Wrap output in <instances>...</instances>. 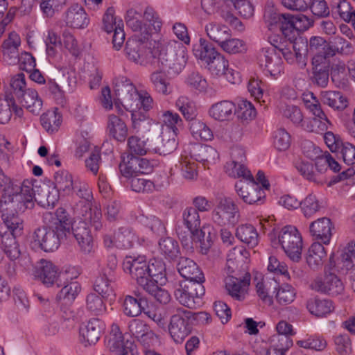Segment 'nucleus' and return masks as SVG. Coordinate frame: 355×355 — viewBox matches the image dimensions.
Instances as JSON below:
<instances>
[{
	"instance_id": "nucleus-1",
	"label": "nucleus",
	"mask_w": 355,
	"mask_h": 355,
	"mask_svg": "<svg viewBox=\"0 0 355 355\" xmlns=\"http://www.w3.org/2000/svg\"><path fill=\"white\" fill-rule=\"evenodd\" d=\"M5 100L12 105L14 112L18 116L23 115L21 107L34 115H38L42 108V99L35 89L26 87L25 75L22 73L10 79V86L5 92Z\"/></svg>"
},
{
	"instance_id": "nucleus-2",
	"label": "nucleus",
	"mask_w": 355,
	"mask_h": 355,
	"mask_svg": "<svg viewBox=\"0 0 355 355\" xmlns=\"http://www.w3.org/2000/svg\"><path fill=\"white\" fill-rule=\"evenodd\" d=\"M250 253L242 247H235L230 250L227 256L226 270L230 275L225 278V288L228 294L234 300L243 301L248 295L250 283V275L245 272L242 277H235L230 274L235 272L240 263H245Z\"/></svg>"
},
{
	"instance_id": "nucleus-3",
	"label": "nucleus",
	"mask_w": 355,
	"mask_h": 355,
	"mask_svg": "<svg viewBox=\"0 0 355 355\" xmlns=\"http://www.w3.org/2000/svg\"><path fill=\"white\" fill-rule=\"evenodd\" d=\"M146 140L137 136L128 139L127 155L122 156L119 170L123 176L132 175L135 173H150L154 167V161L140 157L149 150Z\"/></svg>"
},
{
	"instance_id": "nucleus-4",
	"label": "nucleus",
	"mask_w": 355,
	"mask_h": 355,
	"mask_svg": "<svg viewBox=\"0 0 355 355\" xmlns=\"http://www.w3.org/2000/svg\"><path fill=\"white\" fill-rule=\"evenodd\" d=\"M152 66L164 70L169 74L177 75L187 63L185 49L180 44L158 43L153 46Z\"/></svg>"
},
{
	"instance_id": "nucleus-5",
	"label": "nucleus",
	"mask_w": 355,
	"mask_h": 355,
	"mask_svg": "<svg viewBox=\"0 0 355 355\" xmlns=\"http://www.w3.org/2000/svg\"><path fill=\"white\" fill-rule=\"evenodd\" d=\"M33 184L29 180L22 182V188L16 193L2 194L0 200L1 215L19 214L33 208L35 197Z\"/></svg>"
},
{
	"instance_id": "nucleus-6",
	"label": "nucleus",
	"mask_w": 355,
	"mask_h": 355,
	"mask_svg": "<svg viewBox=\"0 0 355 355\" xmlns=\"http://www.w3.org/2000/svg\"><path fill=\"white\" fill-rule=\"evenodd\" d=\"M148 32L145 35H135L126 42L125 51L130 61L143 66H152L153 49L148 47Z\"/></svg>"
},
{
	"instance_id": "nucleus-7",
	"label": "nucleus",
	"mask_w": 355,
	"mask_h": 355,
	"mask_svg": "<svg viewBox=\"0 0 355 355\" xmlns=\"http://www.w3.org/2000/svg\"><path fill=\"white\" fill-rule=\"evenodd\" d=\"M35 275L44 285L49 287L57 284L58 287L68 282L69 279H73L77 277V275H73L69 270L62 272L58 271V267L51 261L45 259H41L35 266Z\"/></svg>"
},
{
	"instance_id": "nucleus-8",
	"label": "nucleus",
	"mask_w": 355,
	"mask_h": 355,
	"mask_svg": "<svg viewBox=\"0 0 355 355\" xmlns=\"http://www.w3.org/2000/svg\"><path fill=\"white\" fill-rule=\"evenodd\" d=\"M203 282L193 281L182 282L174 291V295L180 304L189 308L196 309L202 304V297L205 289Z\"/></svg>"
},
{
	"instance_id": "nucleus-9",
	"label": "nucleus",
	"mask_w": 355,
	"mask_h": 355,
	"mask_svg": "<svg viewBox=\"0 0 355 355\" xmlns=\"http://www.w3.org/2000/svg\"><path fill=\"white\" fill-rule=\"evenodd\" d=\"M265 22L270 30L279 28L283 36L292 41L297 35L295 26V19L290 14H282L272 9L266 10L264 13Z\"/></svg>"
},
{
	"instance_id": "nucleus-10",
	"label": "nucleus",
	"mask_w": 355,
	"mask_h": 355,
	"mask_svg": "<svg viewBox=\"0 0 355 355\" xmlns=\"http://www.w3.org/2000/svg\"><path fill=\"white\" fill-rule=\"evenodd\" d=\"M279 242L286 254L293 261L301 259L302 239L298 230L293 226H286L279 234Z\"/></svg>"
},
{
	"instance_id": "nucleus-11",
	"label": "nucleus",
	"mask_w": 355,
	"mask_h": 355,
	"mask_svg": "<svg viewBox=\"0 0 355 355\" xmlns=\"http://www.w3.org/2000/svg\"><path fill=\"white\" fill-rule=\"evenodd\" d=\"M311 97L313 101H306V106L314 116L305 120L302 127L308 132L324 134L332 124L322 110L318 101L313 96Z\"/></svg>"
},
{
	"instance_id": "nucleus-12",
	"label": "nucleus",
	"mask_w": 355,
	"mask_h": 355,
	"mask_svg": "<svg viewBox=\"0 0 355 355\" xmlns=\"http://www.w3.org/2000/svg\"><path fill=\"white\" fill-rule=\"evenodd\" d=\"M123 268L142 288L150 283L149 273H148V262L145 255L125 257L123 262Z\"/></svg>"
},
{
	"instance_id": "nucleus-13",
	"label": "nucleus",
	"mask_w": 355,
	"mask_h": 355,
	"mask_svg": "<svg viewBox=\"0 0 355 355\" xmlns=\"http://www.w3.org/2000/svg\"><path fill=\"white\" fill-rule=\"evenodd\" d=\"M67 237L63 232L59 231L52 226L42 227L36 229L32 236L33 243L45 252H53L57 250L61 241Z\"/></svg>"
},
{
	"instance_id": "nucleus-14",
	"label": "nucleus",
	"mask_w": 355,
	"mask_h": 355,
	"mask_svg": "<svg viewBox=\"0 0 355 355\" xmlns=\"http://www.w3.org/2000/svg\"><path fill=\"white\" fill-rule=\"evenodd\" d=\"M239 216L237 205L228 197L220 198L211 214L212 220L220 226L234 225L239 221Z\"/></svg>"
},
{
	"instance_id": "nucleus-15",
	"label": "nucleus",
	"mask_w": 355,
	"mask_h": 355,
	"mask_svg": "<svg viewBox=\"0 0 355 355\" xmlns=\"http://www.w3.org/2000/svg\"><path fill=\"white\" fill-rule=\"evenodd\" d=\"M182 153L183 156L189 157L207 168H209V165L215 164L219 158V155L214 148L199 143L184 145Z\"/></svg>"
},
{
	"instance_id": "nucleus-16",
	"label": "nucleus",
	"mask_w": 355,
	"mask_h": 355,
	"mask_svg": "<svg viewBox=\"0 0 355 355\" xmlns=\"http://www.w3.org/2000/svg\"><path fill=\"white\" fill-rule=\"evenodd\" d=\"M190 315H191L190 311L179 309L177 313L171 316L168 331L175 343H182L191 333L192 324L189 318Z\"/></svg>"
},
{
	"instance_id": "nucleus-17",
	"label": "nucleus",
	"mask_w": 355,
	"mask_h": 355,
	"mask_svg": "<svg viewBox=\"0 0 355 355\" xmlns=\"http://www.w3.org/2000/svg\"><path fill=\"white\" fill-rule=\"evenodd\" d=\"M235 189L238 196L244 202L249 205H261L263 203L266 193L259 185L252 176V180H239L235 184Z\"/></svg>"
},
{
	"instance_id": "nucleus-18",
	"label": "nucleus",
	"mask_w": 355,
	"mask_h": 355,
	"mask_svg": "<svg viewBox=\"0 0 355 355\" xmlns=\"http://www.w3.org/2000/svg\"><path fill=\"white\" fill-rule=\"evenodd\" d=\"M261 67L266 75L277 78L283 71V62L280 53L272 46L262 48L258 55Z\"/></svg>"
},
{
	"instance_id": "nucleus-19",
	"label": "nucleus",
	"mask_w": 355,
	"mask_h": 355,
	"mask_svg": "<svg viewBox=\"0 0 355 355\" xmlns=\"http://www.w3.org/2000/svg\"><path fill=\"white\" fill-rule=\"evenodd\" d=\"M114 92L118 100L125 109H132L137 106L139 92L131 83L130 80L124 76L116 78L114 81Z\"/></svg>"
},
{
	"instance_id": "nucleus-20",
	"label": "nucleus",
	"mask_w": 355,
	"mask_h": 355,
	"mask_svg": "<svg viewBox=\"0 0 355 355\" xmlns=\"http://www.w3.org/2000/svg\"><path fill=\"white\" fill-rule=\"evenodd\" d=\"M105 345L110 351L118 355H132L135 349V345L132 341L124 340L123 335L116 324L112 325Z\"/></svg>"
},
{
	"instance_id": "nucleus-21",
	"label": "nucleus",
	"mask_w": 355,
	"mask_h": 355,
	"mask_svg": "<svg viewBox=\"0 0 355 355\" xmlns=\"http://www.w3.org/2000/svg\"><path fill=\"white\" fill-rule=\"evenodd\" d=\"M103 22L105 31L107 33L113 32V46L116 49H119L125 40L123 21L119 18L116 19L114 9L109 8L103 16Z\"/></svg>"
},
{
	"instance_id": "nucleus-22",
	"label": "nucleus",
	"mask_w": 355,
	"mask_h": 355,
	"mask_svg": "<svg viewBox=\"0 0 355 355\" xmlns=\"http://www.w3.org/2000/svg\"><path fill=\"white\" fill-rule=\"evenodd\" d=\"M80 248L85 254H89L93 250V238L88 225L80 218L75 220L71 224L70 231Z\"/></svg>"
},
{
	"instance_id": "nucleus-23",
	"label": "nucleus",
	"mask_w": 355,
	"mask_h": 355,
	"mask_svg": "<svg viewBox=\"0 0 355 355\" xmlns=\"http://www.w3.org/2000/svg\"><path fill=\"white\" fill-rule=\"evenodd\" d=\"M311 288L331 295H338L344 291L341 280L334 274L329 273L323 277H317L311 284Z\"/></svg>"
},
{
	"instance_id": "nucleus-24",
	"label": "nucleus",
	"mask_w": 355,
	"mask_h": 355,
	"mask_svg": "<svg viewBox=\"0 0 355 355\" xmlns=\"http://www.w3.org/2000/svg\"><path fill=\"white\" fill-rule=\"evenodd\" d=\"M177 270L185 281L204 282L205 276L198 265L192 259L181 257L177 263Z\"/></svg>"
},
{
	"instance_id": "nucleus-25",
	"label": "nucleus",
	"mask_w": 355,
	"mask_h": 355,
	"mask_svg": "<svg viewBox=\"0 0 355 355\" xmlns=\"http://www.w3.org/2000/svg\"><path fill=\"white\" fill-rule=\"evenodd\" d=\"M73 211L76 217L89 224L96 231L103 228L101 210L96 206L93 207L92 202Z\"/></svg>"
},
{
	"instance_id": "nucleus-26",
	"label": "nucleus",
	"mask_w": 355,
	"mask_h": 355,
	"mask_svg": "<svg viewBox=\"0 0 355 355\" xmlns=\"http://www.w3.org/2000/svg\"><path fill=\"white\" fill-rule=\"evenodd\" d=\"M177 132L173 129L168 127H162L159 137L153 150L159 155H168L173 153L177 148Z\"/></svg>"
},
{
	"instance_id": "nucleus-27",
	"label": "nucleus",
	"mask_w": 355,
	"mask_h": 355,
	"mask_svg": "<svg viewBox=\"0 0 355 355\" xmlns=\"http://www.w3.org/2000/svg\"><path fill=\"white\" fill-rule=\"evenodd\" d=\"M333 225L328 218L323 217L312 222L309 225V232L315 240L327 245L332 236Z\"/></svg>"
},
{
	"instance_id": "nucleus-28",
	"label": "nucleus",
	"mask_w": 355,
	"mask_h": 355,
	"mask_svg": "<svg viewBox=\"0 0 355 355\" xmlns=\"http://www.w3.org/2000/svg\"><path fill=\"white\" fill-rule=\"evenodd\" d=\"M66 25L73 28H84L89 20L84 8L78 4H73L64 13Z\"/></svg>"
},
{
	"instance_id": "nucleus-29",
	"label": "nucleus",
	"mask_w": 355,
	"mask_h": 355,
	"mask_svg": "<svg viewBox=\"0 0 355 355\" xmlns=\"http://www.w3.org/2000/svg\"><path fill=\"white\" fill-rule=\"evenodd\" d=\"M183 223L195 239H200L204 236V230L200 228V218L198 210L193 207L185 208L182 212Z\"/></svg>"
},
{
	"instance_id": "nucleus-30",
	"label": "nucleus",
	"mask_w": 355,
	"mask_h": 355,
	"mask_svg": "<svg viewBox=\"0 0 355 355\" xmlns=\"http://www.w3.org/2000/svg\"><path fill=\"white\" fill-rule=\"evenodd\" d=\"M103 329V322L97 318L89 320L87 324L80 329V340L86 346L94 345L100 338Z\"/></svg>"
},
{
	"instance_id": "nucleus-31",
	"label": "nucleus",
	"mask_w": 355,
	"mask_h": 355,
	"mask_svg": "<svg viewBox=\"0 0 355 355\" xmlns=\"http://www.w3.org/2000/svg\"><path fill=\"white\" fill-rule=\"evenodd\" d=\"M135 296L126 295L122 304V311L128 317H137L145 309L147 301L139 292H135Z\"/></svg>"
},
{
	"instance_id": "nucleus-32",
	"label": "nucleus",
	"mask_w": 355,
	"mask_h": 355,
	"mask_svg": "<svg viewBox=\"0 0 355 355\" xmlns=\"http://www.w3.org/2000/svg\"><path fill=\"white\" fill-rule=\"evenodd\" d=\"M235 104L230 101H221L213 104L209 110V116L218 121L230 120L235 114Z\"/></svg>"
},
{
	"instance_id": "nucleus-33",
	"label": "nucleus",
	"mask_w": 355,
	"mask_h": 355,
	"mask_svg": "<svg viewBox=\"0 0 355 355\" xmlns=\"http://www.w3.org/2000/svg\"><path fill=\"white\" fill-rule=\"evenodd\" d=\"M327 257L324 247L320 242H314L309 248L306 260V263L313 270L321 268Z\"/></svg>"
},
{
	"instance_id": "nucleus-34",
	"label": "nucleus",
	"mask_w": 355,
	"mask_h": 355,
	"mask_svg": "<svg viewBox=\"0 0 355 355\" xmlns=\"http://www.w3.org/2000/svg\"><path fill=\"white\" fill-rule=\"evenodd\" d=\"M18 237L11 233H4L1 237V248L10 261L17 259L21 255Z\"/></svg>"
},
{
	"instance_id": "nucleus-35",
	"label": "nucleus",
	"mask_w": 355,
	"mask_h": 355,
	"mask_svg": "<svg viewBox=\"0 0 355 355\" xmlns=\"http://www.w3.org/2000/svg\"><path fill=\"white\" fill-rule=\"evenodd\" d=\"M308 147L310 148L304 151V155L311 159H315V167L316 168V173H324L328 168L329 159L328 152L322 153L320 148L314 146L312 143L308 144Z\"/></svg>"
},
{
	"instance_id": "nucleus-36",
	"label": "nucleus",
	"mask_w": 355,
	"mask_h": 355,
	"mask_svg": "<svg viewBox=\"0 0 355 355\" xmlns=\"http://www.w3.org/2000/svg\"><path fill=\"white\" fill-rule=\"evenodd\" d=\"M205 30L209 38L219 45L223 41H225L232 31L225 24L216 21H210L205 26Z\"/></svg>"
},
{
	"instance_id": "nucleus-37",
	"label": "nucleus",
	"mask_w": 355,
	"mask_h": 355,
	"mask_svg": "<svg viewBox=\"0 0 355 355\" xmlns=\"http://www.w3.org/2000/svg\"><path fill=\"white\" fill-rule=\"evenodd\" d=\"M114 275L112 272H103L95 280L94 288L103 298L114 295Z\"/></svg>"
},
{
	"instance_id": "nucleus-38",
	"label": "nucleus",
	"mask_w": 355,
	"mask_h": 355,
	"mask_svg": "<svg viewBox=\"0 0 355 355\" xmlns=\"http://www.w3.org/2000/svg\"><path fill=\"white\" fill-rule=\"evenodd\" d=\"M193 51L195 57L205 64L220 53L209 42L204 38H200L198 43L193 45Z\"/></svg>"
},
{
	"instance_id": "nucleus-39",
	"label": "nucleus",
	"mask_w": 355,
	"mask_h": 355,
	"mask_svg": "<svg viewBox=\"0 0 355 355\" xmlns=\"http://www.w3.org/2000/svg\"><path fill=\"white\" fill-rule=\"evenodd\" d=\"M159 252L169 261H174L180 256V248L178 242L171 238L165 237L159 239L158 243Z\"/></svg>"
},
{
	"instance_id": "nucleus-40",
	"label": "nucleus",
	"mask_w": 355,
	"mask_h": 355,
	"mask_svg": "<svg viewBox=\"0 0 355 355\" xmlns=\"http://www.w3.org/2000/svg\"><path fill=\"white\" fill-rule=\"evenodd\" d=\"M54 188L62 196H68L73 193V187L75 180L72 175L67 171H60L54 175Z\"/></svg>"
},
{
	"instance_id": "nucleus-41",
	"label": "nucleus",
	"mask_w": 355,
	"mask_h": 355,
	"mask_svg": "<svg viewBox=\"0 0 355 355\" xmlns=\"http://www.w3.org/2000/svg\"><path fill=\"white\" fill-rule=\"evenodd\" d=\"M149 279L150 282L164 285L167 282L166 266L161 259H151L148 261Z\"/></svg>"
},
{
	"instance_id": "nucleus-42",
	"label": "nucleus",
	"mask_w": 355,
	"mask_h": 355,
	"mask_svg": "<svg viewBox=\"0 0 355 355\" xmlns=\"http://www.w3.org/2000/svg\"><path fill=\"white\" fill-rule=\"evenodd\" d=\"M236 236L250 248H254L259 243V234L256 228L250 224L239 225L236 230Z\"/></svg>"
},
{
	"instance_id": "nucleus-43",
	"label": "nucleus",
	"mask_w": 355,
	"mask_h": 355,
	"mask_svg": "<svg viewBox=\"0 0 355 355\" xmlns=\"http://www.w3.org/2000/svg\"><path fill=\"white\" fill-rule=\"evenodd\" d=\"M175 107L187 121L193 120L197 116L196 102L187 96H180L175 101Z\"/></svg>"
},
{
	"instance_id": "nucleus-44",
	"label": "nucleus",
	"mask_w": 355,
	"mask_h": 355,
	"mask_svg": "<svg viewBox=\"0 0 355 355\" xmlns=\"http://www.w3.org/2000/svg\"><path fill=\"white\" fill-rule=\"evenodd\" d=\"M309 313L316 317H323L332 311V303L327 300H321L317 297L309 298L306 303Z\"/></svg>"
},
{
	"instance_id": "nucleus-45",
	"label": "nucleus",
	"mask_w": 355,
	"mask_h": 355,
	"mask_svg": "<svg viewBox=\"0 0 355 355\" xmlns=\"http://www.w3.org/2000/svg\"><path fill=\"white\" fill-rule=\"evenodd\" d=\"M107 130L110 136L119 141H124L128 134L126 125L116 115H110L109 116Z\"/></svg>"
},
{
	"instance_id": "nucleus-46",
	"label": "nucleus",
	"mask_w": 355,
	"mask_h": 355,
	"mask_svg": "<svg viewBox=\"0 0 355 355\" xmlns=\"http://www.w3.org/2000/svg\"><path fill=\"white\" fill-rule=\"evenodd\" d=\"M73 193H75L76 195L80 198V200L73 206V211L80 207H84L86 205L92 202L93 196L88 184L79 180H75Z\"/></svg>"
},
{
	"instance_id": "nucleus-47",
	"label": "nucleus",
	"mask_w": 355,
	"mask_h": 355,
	"mask_svg": "<svg viewBox=\"0 0 355 355\" xmlns=\"http://www.w3.org/2000/svg\"><path fill=\"white\" fill-rule=\"evenodd\" d=\"M321 99L324 104L336 110H344L347 106L346 97L340 92H322L321 94Z\"/></svg>"
},
{
	"instance_id": "nucleus-48",
	"label": "nucleus",
	"mask_w": 355,
	"mask_h": 355,
	"mask_svg": "<svg viewBox=\"0 0 355 355\" xmlns=\"http://www.w3.org/2000/svg\"><path fill=\"white\" fill-rule=\"evenodd\" d=\"M69 279L68 282L62 284L63 286L57 295L58 300L64 301L65 304H71L74 301L81 290L80 285L77 282Z\"/></svg>"
},
{
	"instance_id": "nucleus-49",
	"label": "nucleus",
	"mask_w": 355,
	"mask_h": 355,
	"mask_svg": "<svg viewBox=\"0 0 355 355\" xmlns=\"http://www.w3.org/2000/svg\"><path fill=\"white\" fill-rule=\"evenodd\" d=\"M1 217L8 230L5 233H11L16 236H20L23 234L24 222L19 214L1 215Z\"/></svg>"
},
{
	"instance_id": "nucleus-50",
	"label": "nucleus",
	"mask_w": 355,
	"mask_h": 355,
	"mask_svg": "<svg viewBox=\"0 0 355 355\" xmlns=\"http://www.w3.org/2000/svg\"><path fill=\"white\" fill-rule=\"evenodd\" d=\"M57 110H49L40 117L42 127L49 133L58 131L61 124L62 116Z\"/></svg>"
},
{
	"instance_id": "nucleus-51",
	"label": "nucleus",
	"mask_w": 355,
	"mask_h": 355,
	"mask_svg": "<svg viewBox=\"0 0 355 355\" xmlns=\"http://www.w3.org/2000/svg\"><path fill=\"white\" fill-rule=\"evenodd\" d=\"M137 236L135 232L129 228L121 227L114 235L115 246L122 249H129L132 247Z\"/></svg>"
},
{
	"instance_id": "nucleus-52",
	"label": "nucleus",
	"mask_w": 355,
	"mask_h": 355,
	"mask_svg": "<svg viewBox=\"0 0 355 355\" xmlns=\"http://www.w3.org/2000/svg\"><path fill=\"white\" fill-rule=\"evenodd\" d=\"M309 53L311 55L327 53L334 55L330 44L322 37L312 36L306 45Z\"/></svg>"
},
{
	"instance_id": "nucleus-53",
	"label": "nucleus",
	"mask_w": 355,
	"mask_h": 355,
	"mask_svg": "<svg viewBox=\"0 0 355 355\" xmlns=\"http://www.w3.org/2000/svg\"><path fill=\"white\" fill-rule=\"evenodd\" d=\"M21 45V38L15 31L9 33L8 37L2 44L3 53L5 56L16 59L18 57V49Z\"/></svg>"
},
{
	"instance_id": "nucleus-54",
	"label": "nucleus",
	"mask_w": 355,
	"mask_h": 355,
	"mask_svg": "<svg viewBox=\"0 0 355 355\" xmlns=\"http://www.w3.org/2000/svg\"><path fill=\"white\" fill-rule=\"evenodd\" d=\"M190 121L189 129L194 138L205 141H209L213 138V132L205 123L200 120L196 119V118L193 120H190Z\"/></svg>"
},
{
	"instance_id": "nucleus-55",
	"label": "nucleus",
	"mask_w": 355,
	"mask_h": 355,
	"mask_svg": "<svg viewBox=\"0 0 355 355\" xmlns=\"http://www.w3.org/2000/svg\"><path fill=\"white\" fill-rule=\"evenodd\" d=\"M71 224L69 220V215L67 211L62 207L57 209L55 217L51 226L59 231L63 232L67 236V234H70Z\"/></svg>"
},
{
	"instance_id": "nucleus-56",
	"label": "nucleus",
	"mask_w": 355,
	"mask_h": 355,
	"mask_svg": "<svg viewBox=\"0 0 355 355\" xmlns=\"http://www.w3.org/2000/svg\"><path fill=\"white\" fill-rule=\"evenodd\" d=\"M44 42L48 58L54 59L58 53V50L62 46L60 37L53 30L50 29L47 31Z\"/></svg>"
},
{
	"instance_id": "nucleus-57",
	"label": "nucleus",
	"mask_w": 355,
	"mask_h": 355,
	"mask_svg": "<svg viewBox=\"0 0 355 355\" xmlns=\"http://www.w3.org/2000/svg\"><path fill=\"white\" fill-rule=\"evenodd\" d=\"M225 170L230 177L234 178H243V181L252 180L253 175L244 164L229 162L226 163Z\"/></svg>"
},
{
	"instance_id": "nucleus-58",
	"label": "nucleus",
	"mask_w": 355,
	"mask_h": 355,
	"mask_svg": "<svg viewBox=\"0 0 355 355\" xmlns=\"http://www.w3.org/2000/svg\"><path fill=\"white\" fill-rule=\"evenodd\" d=\"M300 207L304 216L309 218L318 212L322 205L316 196L310 193L301 201Z\"/></svg>"
},
{
	"instance_id": "nucleus-59",
	"label": "nucleus",
	"mask_w": 355,
	"mask_h": 355,
	"mask_svg": "<svg viewBox=\"0 0 355 355\" xmlns=\"http://www.w3.org/2000/svg\"><path fill=\"white\" fill-rule=\"evenodd\" d=\"M218 46L223 51L230 54L242 53L246 51L245 42L240 39L232 37V33L230 34L229 38L223 41Z\"/></svg>"
},
{
	"instance_id": "nucleus-60",
	"label": "nucleus",
	"mask_w": 355,
	"mask_h": 355,
	"mask_svg": "<svg viewBox=\"0 0 355 355\" xmlns=\"http://www.w3.org/2000/svg\"><path fill=\"white\" fill-rule=\"evenodd\" d=\"M206 66L211 76H222L229 67L228 61L225 56L219 53L216 57L206 63Z\"/></svg>"
},
{
	"instance_id": "nucleus-61",
	"label": "nucleus",
	"mask_w": 355,
	"mask_h": 355,
	"mask_svg": "<svg viewBox=\"0 0 355 355\" xmlns=\"http://www.w3.org/2000/svg\"><path fill=\"white\" fill-rule=\"evenodd\" d=\"M162 286L163 285L155 284L153 282L149 283V284L143 289L146 293L153 296L154 298L160 304H166L170 302L171 297L169 293L162 288Z\"/></svg>"
},
{
	"instance_id": "nucleus-62",
	"label": "nucleus",
	"mask_w": 355,
	"mask_h": 355,
	"mask_svg": "<svg viewBox=\"0 0 355 355\" xmlns=\"http://www.w3.org/2000/svg\"><path fill=\"white\" fill-rule=\"evenodd\" d=\"M100 297L95 293H90L86 299V308L88 311L94 315H101L106 311V306Z\"/></svg>"
},
{
	"instance_id": "nucleus-63",
	"label": "nucleus",
	"mask_w": 355,
	"mask_h": 355,
	"mask_svg": "<svg viewBox=\"0 0 355 355\" xmlns=\"http://www.w3.org/2000/svg\"><path fill=\"white\" fill-rule=\"evenodd\" d=\"M291 46L294 50L295 62L300 69H304L307 64V54L309 53L304 42L301 38L299 40L295 38Z\"/></svg>"
},
{
	"instance_id": "nucleus-64",
	"label": "nucleus",
	"mask_w": 355,
	"mask_h": 355,
	"mask_svg": "<svg viewBox=\"0 0 355 355\" xmlns=\"http://www.w3.org/2000/svg\"><path fill=\"white\" fill-rule=\"evenodd\" d=\"M355 261V240L349 242L343 250L340 255L342 269L349 270L354 266Z\"/></svg>"
}]
</instances>
